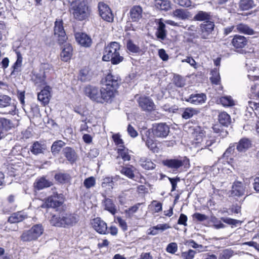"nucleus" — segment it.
Returning <instances> with one entry per match:
<instances>
[{"label":"nucleus","instance_id":"nucleus-1","mask_svg":"<svg viewBox=\"0 0 259 259\" xmlns=\"http://www.w3.org/2000/svg\"><path fill=\"white\" fill-rule=\"evenodd\" d=\"M50 223L58 227H66L72 226L78 221V217L74 213H66L65 211H57L56 213H51Z\"/></svg>","mask_w":259,"mask_h":259},{"label":"nucleus","instance_id":"nucleus-41","mask_svg":"<svg viewBox=\"0 0 259 259\" xmlns=\"http://www.w3.org/2000/svg\"><path fill=\"white\" fill-rule=\"evenodd\" d=\"M30 230L31 231L34 238L36 240L44 232V228L41 225L37 224L33 226L30 229Z\"/></svg>","mask_w":259,"mask_h":259},{"label":"nucleus","instance_id":"nucleus-23","mask_svg":"<svg viewBox=\"0 0 259 259\" xmlns=\"http://www.w3.org/2000/svg\"><path fill=\"white\" fill-rule=\"evenodd\" d=\"M245 186L240 181H235L232 186V194L236 196H242L244 194Z\"/></svg>","mask_w":259,"mask_h":259},{"label":"nucleus","instance_id":"nucleus-64","mask_svg":"<svg viewBox=\"0 0 259 259\" xmlns=\"http://www.w3.org/2000/svg\"><path fill=\"white\" fill-rule=\"evenodd\" d=\"M158 54L159 56V57L163 60V61H166L168 59V56L167 54L166 53L165 50L164 49H160L158 51Z\"/></svg>","mask_w":259,"mask_h":259},{"label":"nucleus","instance_id":"nucleus-54","mask_svg":"<svg viewBox=\"0 0 259 259\" xmlns=\"http://www.w3.org/2000/svg\"><path fill=\"white\" fill-rule=\"evenodd\" d=\"M113 140L115 144L118 147V148H122L124 147L122 140L118 134H114L112 136Z\"/></svg>","mask_w":259,"mask_h":259},{"label":"nucleus","instance_id":"nucleus-61","mask_svg":"<svg viewBox=\"0 0 259 259\" xmlns=\"http://www.w3.org/2000/svg\"><path fill=\"white\" fill-rule=\"evenodd\" d=\"M185 244L186 245L191 246L194 248H198L202 247V246L201 245L198 244L193 240H187L185 242Z\"/></svg>","mask_w":259,"mask_h":259},{"label":"nucleus","instance_id":"nucleus-44","mask_svg":"<svg viewBox=\"0 0 259 259\" xmlns=\"http://www.w3.org/2000/svg\"><path fill=\"white\" fill-rule=\"evenodd\" d=\"M117 152L119 156L124 161H130L131 160V155L129 153V150L125 147L122 148H118Z\"/></svg>","mask_w":259,"mask_h":259},{"label":"nucleus","instance_id":"nucleus-40","mask_svg":"<svg viewBox=\"0 0 259 259\" xmlns=\"http://www.w3.org/2000/svg\"><path fill=\"white\" fill-rule=\"evenodd\" d=\"M114 182L112 178L107 177L103 180L102 187L104 188L106 191H111L113 188Z\"/></svg>","mask_w":259,"mask_h":259},{"label":"nucleus","instance_id":"nucleus-19","mask_svg":"<svg viewBox=\"0 0 259 259\" xmlns=\"http://www.w3.org/2000/svg\"><path fill=\"white\" fill-rule=\"evenodd\" d=\"M51 88L46 85L37 95V99L44 105L49 103L50 98Z\"/></svg>","mask_w":259,"mask_h":259},{"label":"nucleus","instance_id":"nucleus-12","mask_svg":"<svg viewBox=\"0 0 259 259\" xmlns=\"http://www.w3.org/2000/svg\"><path fill=\"white\" fill-rule=\"evenodd\" d=\"M206 99L205 94L203 93L200 94H192L189 97H186L182 95V100L189 102L192 104L199 105L203 104Z\"/></svg>","mask_w":259,"mask_h":259},{"label":"nucleus","instance_id":"nucleus-33","mask_svg":"<svg viewBox=\"0 0 259 259\" xmlns=\"http://www.w3.org/2000/svg\"><path fill=\"white\" fill-rule=\"evenodd\" d=\"M136 171V168L132 165H130L129 167H122L120 170L122 174L132 180H135Z\"/></svg>","mask_w":259,"mask_h":259},{"label":"nucleus","instance_id":"nucleus-29","mask_svg":"<svg viewBox=\"0 0 259 259\" xmlns=\"http://www.w3.org/2000/svg\"><path fill=\"white\" fill-rule=\"evenodd\" d=\"M46 149L47 146L46 144L35 142L32 146L31 152L34 155H38L44 153Z\"/></svg>","mask_w":259,"mask_h":259},{"label":"nucleus","instance_id":"nucleus-30","mask_svg":"<svg viewBox=\"0 0 259 259\" xmlns=\"http://www.w3.org/2000/svg\"><path fill=\"white\" fill-rule=\"evenodd\" d=\"M65 143L62 140L55 141L51 148V151L54 156H57L61 151L62 148L65 146Z\"/></svg>","mask_w":259,"mask_h":259},{"label":"nucleus","instance_id":"nucleus-46","mask_svg":"<svg viewBox=\"0 0 259 259\" xmlns=\"http://www.w3.org/2000/svg\"><path fill=\"white\" fill-rule=\"evenodd\" d=\"M174 16L182 20L188 19V12L183 9H176L173 12Z\"/></svg>","mask_w":259,"mask_h":259},{"label":"nucleus","instance_id":"nucleus-9","mask_svg":"<svg viewBox=\"0 0 259 259\" xmlns=\"http://www.w3.org/2000/svg\"><path fill=\"white\" fill-rule=\"evenodd\" d=\"M101 81L103 86L116 90L118 87L120 79L117 75L109 73Z\"/></svg>","mask_w":259,"mask_h":259},{"label":"nucleus","instance_id":"nucleus-10","mask_svg":"<svg viewBox=\"0 0 259 259\" xmlns=\"http://www.w3.org/2000/svg\"><path fill=\"white\" fill-rule=\"evenodd\" d=\"M169 132V127L165 123H160L153 125L152 133L153 135L159 138H165Z\"/></svg>","mask_w":259,"mask_h":259},{"label":"nucleus","instance_id":"nucleus-13","mask_svg":"<svg viewBox=\"0 0 259 259\" xmlns=\"http://www.w3.org/2000/svg\"><path fill=\"white\" fill-rule=\"evenodd\" d=\"M91 224L93 228L99 234H106L107 232V224L100 218L97 217L93 219Z\"/></svg>","mask_w":259,"mask_h":259},{"label":"nucleus","instance_id":"nucleus-39","mask_svg":"<svg viewBox=\"0 0 259 259\" xmlns=\"http://www.w3.org/2000/svg\"><path fill=\"white\" fill-rule=\"evenodd\" d=\"M32 80L36 84L43 85L46 84L44 73L33 74L32 76Z\"/></svg>","mask_w":259,"mask_h":259},{"label":"nucleus","instance_id":"nucleus-50","mask_svg":"<svg viewBox=\"0 0 259 259\" xmlns=\"http://www.w3.org/2000/svg\"><path fill=\"white\" fill-rule=\"evenodd\" d=\"M221 220L225 223L231 225L232 227H238L241 225L242 221L229 218H222Z\"/></svg>","mask_w":259,"mask_h":259},{"label":"nucleus","instance_id":"nucleus-25","mask_svg":"<svg viewBox=\"0 0 259 259\" xmlns=\"http://www.w3.org/2000/svg\"><path fill=\"white\" fill-rule=\"evenodd\" d=\"M235 28L237 31L241 33L246 35H253L255 34L254 30L246 24L239 23L235 26Z\"/></svg>","mask_w":259,"mask_h":259},{"label":"nucleus","instance_id":"nucleus-8","mask_svg":"<svg viewBox=\"0 0 259 259\" xmlns=\"http://www.w3.org/2000/svg\"><path fill=\"white\" fill-rule=\"evenodd\" d=\"M98 8L99 15L104 20L108 22H112L113 21V14L106 4L104 2H99Z\"/></svg>","mask_w":259,"mask_h":259},{"label":"nucleus","instance_id":"nucleus-27","mask_svg":"<svg viewBox=\"0 0 259 259\" xmlns=\"http://www.w3.org/2000/svg\"><path fill=\"white\" fill-rule=\"evenodd\" d=\"M52 185V182L46 180L44 177L37 179L34 184V187L38 190H41L50 187Z\"/></svg>","mask_w":259,"mask_h":259},{"label":"nucleus","instance_id":"nucleus-38","mask_svg":"<svg viewBox=\"0 0 259 259\" xmlns=\"http://www.w3.org/2000/svg\"><path fill=\"white\" fill-rule=\"evenodd\" d=\"M155 7L159 10L167 11L170 8V3L167 1L156 0Z\"/></svg>","mask_w":259,"mask_h":259},{"label":"nucleus","instance_id":"nucleus-3","mask_svg":"<svg viewBox=\"0 0 259 259\" xmlns=\"http://www.w3.org/2000/svg\"><path fill=\"white\" fill-rule=\"evenodd\" d=\"M120 46L116 41L111 42L106 46L104 50L102 60L111 61L113 64H118L122 61L123 58L120 54Z\"/></svg>","mask_w":259,"mask_h":259},{"label":"nucleus","instance_id":"nucleus-35","mask_svg":"<svg viewBox=\"0 0 259 259\" xmlns=\"http://www.w3.org/2000/svg\"><path fill=\"white\" fill-rule=\"evenodd\" d=\"M141 166L145 169L150 170L155 168L156 165L149 159L141 158L139 160Z\"/></svg>","mask_w":259,"mask_h":259},{"label":"nucleus","instance_id":"nucleus-2","mask_svg":"<svg viewBox=\"0 0 259 259\" xmlns=\"http://www.w3.org/2000/svg\"><path fill=\"white\" fill-rule=\"evenodd\" d=\"M194 144L196 147H201L199 151L200 154L209 156L212 154V150L208 148L215 143V140L213 138L204 137V133L199 127L194 128Z\"/></svg>","mask_w":259,"mask_h":259},{"label":"nucleus","instance_id":"nucleus-60","mask_svg":"<svg viewBox=\"0 0 259 259\" xmlns=\"http://www.w3.org/2000/svg\"><path fill=\"white\" fill-rule=\"evenodd\" d=\"M168 179L172 186L171 191H174L176 190L177 186V183L180 181V178L177 177L176 178H168Z\"/></svg>","mask_w":259,"mask_h":259},{"label":"nucleus","instance_id":"nucleus-26","mask_svg":"<svg viewBox=\"0 0 259 259\" xmlns=\"http://www.w3.org/2000/svg\"><path fill=\"white\" fill-rule=\"evenodd\" d=\"M169 228H170V227L167 224H158L156 226H153L150 228V232L148 233V234L151 235H156L159 232H162Z\"/></svg>","mask_w":259,"mask_h":259},{"label":"nucleus","instance_id":"nucleus-58","mask_svg":"<svg viewBox=\"0 0 259 259\" xmlns=\"http://www.w3.org/2000/svg\"><path fill=\"white\" fill-rule=\"evenodd\" d=\"M175 2L182 7H188L191 4L190 0H175Z\"/></svg>","mask_w":259,"mask_h":259},{"label":"nucleus","instance_id":"nucleus-14","mask_svg":"<svg viewBox=\"0 0 259 259\" xmlns=\"http://www.w3.org/2000/svg\"><path fill=\"white\" fill-rule=\"evenodd\" d=\"M139 105L142 109L145 111H151L155 109V106L153 101L148 97L139 98Z\"/></svg>","mask_w":259,"mask_h":259},{"label":"nucleus","instance_id":"nucleus-52","mask_svg":"<svg viewBox=\"0 0 259 259\" xmlns=\"http://www.w3.org/2000/svg\"><path fill=\"white\" fill-rule=\"evenodd\" d=\"M105 210H116L115 205L113 201L109 198L105 199L104 202Z\"/></svg>","mask_w":259,"mask_h":259},{"label":"nucleus","instance_id":"nucleus-53","mask_svg":"<svg viewBox=\"0 0 259 259\" xmlns=\"http://www.w3.org/2000/svg\"><path fill=\"white\" fill-rule=\"evenodd\" d=\"M96 184V180L94 177H90L85 179L83 182V185L87 189H90L94 187Z\"/></svg>","mask_w":259,"mask_h":259},{"label":"nucleus","instance_id":"nucleus-21","mask_svg":"<svg viewBox=\"0 0 259 259\" xmlns=\"http://www.w3.org/2000/svg\"><path fill=\"white\" fill-rule=\"evenodd\" d=\"M72 47L69 44H66L64 46L60 54V57L62 61L67 62L72 55Z\"/></svg>","mask_w":259,"mask_h":259},{"label":"nucleus","instance_id":"nucleus-24","mask_svg":"<svg viewBox=\"0 0 259 259\" xmlns=\"http://www.w3.org/2000/svg\"><path fill=\"white\" fill-rule=\"evenodd\" d=\"M63 152L66 159L71 163H73L76 160L77 156L74 150L72 148L69 147H65L64 148Z\"/></svg>","mask_w":259,"mask_h":259},{"label":"nucleus","instance_id":"nucleus-11","mask_svg":"<svg viewBox=\"0 0 259 259\" xmlns=\"http://www.w3.org/2000/svg\"><path fill=\"white\" fill-rule=\"evenodd\" d=\"M84 93L85 95L92 100L98 103H102L101 89L99 90L95 87L89 85L85 88Z\"/></svg>","mask_w":259,"mask_h":259},{"label":"nucleus","instance_id":"nucleus-45","mask_svg":"<svg viewBox=\"0 0 259 259\" xmlns=\"http://www.w3.org/2000/svg\"><path fill=\"white\" fill-rule=\"evenodd\" d=\"M12 125L10 120L0 117V130L3 132L7 131L11 127Z\"/></svg>","mask_w":259,"mask_h":259},{"label":"nucleus","instance_id":"nucleus-22","mask_svg":"<svg viewBox=\"0 0 259 259\" xmlns=\"http://www.w3.org/2000/svg\"><path fill=\"white\" fill-rule=\"evenodd\" d=\"M143 9L140 6H134L130 10V17L133 21H138L142 17Z\"/></svg>","mask_w":259,"mask_h":259},{"label":"nucleus","instance_id":"nucleus-17","mask_svg":"<svg viewBox=\"0 0 259 259\" xmlns=\"http://www.w3.org/2000/svg\"><path fill=\"white\" fill-rule=\"evenodd\" d=\"M231 44L236 49H242L247 45V39L244 36L236 34L232 39Z\"/></svg>","mask_w":259,"mask_h":259},{"label":"nucleus","instance_id":"nucleus-59","mask_svg":"<svg viewBox=\"0 0 259 259\" xmlns=\"http://www.w3.org/2000/svg\"><path fill=\"white\" fill-rule=\"evenodd\" d=\"M127 131L128 134L133 138H135L138 136L137 132L131 124L128 125Z\"/></svg>","mask_w":259,"mask_h":259},{"label":"nucleus","instance_id":"nucleus-5","mask_svg":"<svg viewBox=\"0 0 259 259\" xmlns=\"http://www.w3.org/2000/svg\"><path fill=\"white\" fill-rule=\"evenodd\" d=\"M64 202L63 195L54 192L53 195L49 196L45 202L41 204L42 208H55L61 206Z\"/></svg>","mask_w":259,"mask_h":259},{"label":"nucleus","instance_id":"nucleus-18","mask_svg":"<svg viewBox=\"0 0 259 259\" xmlns=\"http://www.w3.org/2000/svg\"><path fill=\"white\" fill-rule=\"evenodd\" d=\"M75 39L77 42L84 47H89L92 43L91 38L85 33L77 32L75 34Z\"/></svg>","mask_w":259,"mask_h":259},{"label":"nucleus","instance_id":"nucleus-42","mask_svg":"<svg viewBox=\"0 0 259 259\" xmlns=\"http://www.w3.org/2000/svg\"><path fill=\"white\" fill-rule=\"evenodd\" d=\"M198 113V111L196 109L191 107H188L185 109L182 116L183 118L188 119L191 118L194 115L197 114Z\"/></svg>","mask_w":259,"mask_h":259},{"label":"nucleus","instance_id":"nucleus-7","mask_svg":"<svg viewBox=\"0 0 259 259\" xmlns=\"http://www.w3.org/2000/svg\"><path fill=\"white\" fill-rule=\"evenodd\" d=\"M0 108H6V114H16V105L12 99L8 96L0 95Z\"/></svg>","mask_w":259,"mask_h":259},{"label":"nucleus","instance_id":"nucleus-47","mask_svg":"<svg viewBox=\"0 0 259 259\" xmlns=\"http://www.w3.org/2000/svg\"><path fill=\"white\" fill-rule=\"evenodd\" d=\"M21 239L23 241L36 240L30 229L24 231L21 236Z\"/></svg>","mask_w":259,"mask_h":259},{"label":"nucleus","instance_id":"nucleus-43","mask_svg":"<svg viewBox=\"0 0 259 259\" xmlns=\"http://www.w3.org/2000/svg\"><path fill=\"white\" fill-rule=\"evenodd\" d=\"M55 179L60 183H66L70 181L71 177L66 173H59L55 175Z\"/></svg>","mask_w":259,"mask_h":259},{"label":"nucleus","instance_id":"nucleus-36","mask_svg":"<svg viewBox=\"0 0 259 259\" xmlns=\"http://www.w3.org/2000/svg\"><path fill=\"white\" fill-rule=\"evenodd\" d=\"M218 120L220 124L225 126H228L231 123L230 115L225 112L219 114Z\"/></svg>","mask_w":259,"mask_h":259},{"label":"nucleus","instance_id":"nucleus-49","mask_svg":"<svg viewBox=\"0 0 259 259\" xmlns=\"http://www.w3.org/2000/svg\"><path fill=\"white\" fill-rule=\"evenodd\" d=\"M220 102L224 106L229 107L235 105L234 101L231 96H224L220 99Z\"/></svg>","mask_w":259,"mask_h":259},{"label":"nucleus","instance_id":"nucleus-57","mask_svg":"<svg viewBox=\"0 0 259 259\" xmlns=\"http://www.w3.org/2000/svg\"><path fill=\"white\" fill-rule=\"evenodd\" d=\"M156 35L157 37V38L161 40H164L166 37V30L159 29L157 28V31L156 32Z\"/></svg>","mask_w":259,"mask_h":259},{"label":"nucleus","instance_id":"nucleus-31","mask_svg":"<svg viewBox=\"0 0 259 259\" xmlns=\"http://www.w3.org/2000/svg\"><path fill=\"white\" fill-rule=\"evenodd\" d=\"M16 53L17 59L12 67L13 70L11 73L12 75H17L18 73L21 71V68L22 66V57L21 54L19 52H17Z\"/></svg>","mask_w":259,"mask_h":259},{"label":"nucleus","instance_id":"nucleus-55","mask_svg":"<svg viewBox=\"0 0 259 259\" xmlns=\"http://www.w3.org/2000/svg\"><path fill=\"white\" fill-rule=\"evenodd\" d=\"M167 252L168 253L174 254L178 250V245L175 242H171L169 243L166 248Z\"/></svg>","mask_w":259,"mask_h":259},{"label":"nucleus","instance_id":"nucleus-62","mask_svg":"<svg viewBox=\"0 0 259 259\" xmlns=\"http://www.w3.org/2000/svg\"><path fill=\"white\" fill-rule=\"evenodd\" d=\"M116 220L118 223L119 224V226L123 231H125L127 230V226L124 220H122L120 217L117 218Z\"/></svg>","mask_w":259,"mask_h":259},{"label":"nucleus","instance_id":"nucleus-63","mask_svg":"<svg viewBox=\"0 0 259 259\" xmlns=\"http://www.w3.org/2000/svg\"><path fill=\"white\" fill-rule=\"evenodd\" d=\"M154 207V210H162V204L156 201H153L151 204V209Z\"/></svg>","mask_w":259,"mask_h":259},{"label":"nucleus","instance_id":"nucleus-32","mask_svg":"<svg viewBox=\"0 0 259 259\" xmlns=\"http://www.w3.org/2000/svg\"><path fill=\"white\" fill-rule=\"evenodd\" d=\"M23 211H16L13 213L9 218L8 221L11 223H17L22 221L26 215L22 213Z\"/></svg>","mask_w":259,"mask_h":259},{"label":"nucleus","instance_id":"nucleus-6","mask_svg":"<svg viewBox=\"0 0 259 259\" xmlns=\"http://www.w3.org/2000/svg\"><path fill=\"white\" fill-rule=\"evenodd\" d=\"M54 35L55 38L59 44H63L67 39V36L63 26L62 20H56L54 27Z\"/></svg>","mask_w":259,"mask_h":259},{"label":"nucleus","instance_id":"nucleus-37","mask_svg":"<svg viewBox=\"0 0 259 259\" xmlns=\"http://www.w3.org/2000/svg\"><path fill=\"white\" fill-rule=\"evenodd\" d=\"M210 19V13L206 12L200 11L194 17L193 19L195 21H202L208 20Z\"/></svg>","mask_w":259,"mask_h":259},{"label":"nucleus","instance_id":"nucleus-4","mask_svg":"<svg viewBox=\"0 0 259 259\" xmlns=\"http://www.w3.org/2000/svg\"><path fill=\"white\" fill-rule=\"evenodd\" d=\"M69 11L73 17L79 21L85 20L90 15L89 7L83 1L73 2Z\"/></svg>","mask_w":259,"mask_h":259},{"label":"nucleus","instance_id":"nucleus-34","mask_svg":"<svg viewBox=\"0 0 259 259\" xmlns=\"http://www.w3.org/2000/svg\"><path fill=\"white\" fill-rule=\"evenodd\" d=\"M254 6L253 0H240L239 3V8L242 11L248 10Z\"/></svg>","mask_w":259,"mask_h":259},{"label":"nucleus","instance_id":"nucleus-51","mask_svg":"<svg viewBox=\"0 0 259 259\" xmlns=\"http://www.w3.org/2000/svg\"><path fill=\"white\" fill-rule=\"evenodd\" d=\"M126 47L128 50L133 53H138L140 50L139 46L134 44L131 39L127 40Z\"/></svg>","mask_w":259,"mask_h":259},{"label":"nucleus","instance_id":"nucleus-48","mask_svg":"<svg viewBox=\"0 0 259 259\" xmlns=\"http://www.w3.org/2000/svg\"><path fill=\"white\" fill-rule=\"evenodd\" d=\"M211 76L210 77V79L212 83L215 84H219L220 82V76L219 72V70L217 68L213 69L211 71Z\"/></svg>","mask_w":259,"mask_h":259},{"label":"nucleus","instance_id":"nucleus-15","mask_svg":"<svg viewBox=\"0 0 259 259\" xmlns=\"http://www.w3.org/2000/svg\"><path fill=\"white\" fill-rule=\"evenodd\" d=\"M214 24L210 21H206L201 24L200 25L201 29V37L203 39H207L208 36L211 33L213 30Z\"/></svg>","mask_w":259,"mask_h":259},{"label":"nucleus","instance_id":"nucleus-56","mask_svg":"<svg viewBox=\"0 0 259 259\" xmlns=\"http://www.w3.org/2000/svg\"><path fill=\"white\" fill-rule=\"evenodd\" d=\"M195 253V251L190 249L188 251L182 252L181 256L184 259H193Z\"/></svg>","mask_w":259,"mask_h":259},{"label":"nucleus","instance_id":"nucleus-28","mask_svg":"<svg viewBox=\"0 0 259 259\" xmlns=\"http://www.w3.org/2000/svg\"><path fill=\"white\" fill-rule=\"evenodd\" d=\"M251 145V141L247 138L241 139L237 144L236 149L239 152H245Z\"/></svg>","mask_w":259,"mask_h":259},{"label":"nucleus","instance_id":"nucleus-16","mask_svg":"<svg viewBox=\"0 0 259 259\" xmlns=\"http://www.w3.org/2000/svg\"><path fill=\"white\" fill-rule=\"evenodd\" d=\"M185 160L179 159H167L162 161L163 164L172 169L177 170L180 167L183 166Z\"/></svg>","mask_w":259,"mask_h":259},{"label":"nucleus","instance_id":"nucleus-20","mask_svg":"<svg viewBox=\"0 0 259 259\" xmlns=\"http://www.w3.org/2000/svg\"><path fill=\"white\" fill-rule=\"evenodd\" d=\"M115 90H116L114 89H110L103 86L101 89L102 103L104 102H108L110 101L114 97Z\"/></svg>","mask_w":259,"mask_h":259}]
</instances>
